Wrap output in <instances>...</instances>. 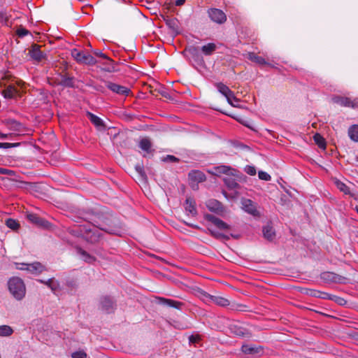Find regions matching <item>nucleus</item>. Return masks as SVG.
Segmentation results:
<instances>
[{
	"label": "nucleus",
	"instance_id": "1",
	"mask_svg": "<svg viewBox=\"0 0 358 358\" xmlns=\"http://www.w3.org/2000/svg\"><path fill=\"white\" fill-rule=\"evenodd\" d=\"M8 289L12 296L17 301H22L26 295V286L19 277H12L8 280Z\"/></svg>",
	"mask_w": 358,
	"mask_h": 358
},
{
	"label": "nucleus",
	"instance_id": "2",
	"mask_svg": "<svg viewBox=\"0 0 358 358\" xmlns=\"http://www.w3.org/2000/svg\"><path fill=\"white\" fill-rule=\"evenodd\" d=\"M15 268L21 271H27L31 274L38 275L45 270V266L40 262H36L32 264L15 263Z\"/></svg>",
	"mask_w": 358,
	"mask_h": 358
},
{
	"label": "nucleus",
	"instance_id": "3",
	"mask_svg": "<svg viewBox=\"0 0 358 358\" xmlns=\"http://www.w3.org/2000/svg\"><path fill=\"white\" fill-rule=\"evenodd\" d=\"M71 56L79 63L94 65L97 61L90 54L85 53L83 51H80L77 49H73L71 51Z\"/></svg>",
	"mask_w": 358,
	"mask_h": 358
},
{
	"label": "nucleus",
	"instance_id": "4",
	"mask_svg": "<svg viewBox=\"0 0 358 358\" xmlns=\"http://www.w3.org/2000/svg\"><path fill=\"white\" fill-rule=\"evenodd\" d=\"M216 87L218 92L226 97L227 102L231 106L239 107L238 105L232 102V99L237 101L238 98L235 96L234 92L229 88V87L222 83H217Z\"/></svg>",
	"mask_w": 358,
	"mask_h": 358
},
{
	"label": "nucleus",
	"instance_id": "5",
	"mask_svg": "<svg viewBox=\"0 0 358 358\" xmlns=\"http://www.w3.org/2000/svg\"><path fill=\"white\" fill-rule=\"evenodd\" d=\"M208 15L213 22L219 24H224L227 20L226 14L222 10L218 8H213L208 9Z\"/></svg>",
	"mask_w": 358,
	"mask_h": 358
},
{
	"label": "nucleus",
	"instance_id": "6",
	"mask_svg": "<svg viewBox=\"0 0 358 358\" xmlns=\"http://www.w3.org/2000/svg\"><path fill=\"white\" fill-rule=\"evenodd\" d=\"M333 101L341 106L355 108L358 107V98L353 100L348 97L336 96L332 99Z\"/></svg>",
	"mask_w": 358,
	"mask_h": 358
},
{
	"label": "nucleus",
	"instance_id": "7",
	"mask_svg": "<svg viewBox=\"0 0 358 358\" xmlns=\"http://www.w3.org/2000/svg\"><path fill=\"white\" fill-rule=\"evenodd\" d=\"M242 208L244 211L255 217L259 216L260 213L257 208V203L249 199L241 200Z\"/></svg>",
	"mask_w": 358,
	"mask_h": 358
},
{
	"label": "nucleus",
	"instance_id": "8",
	"mask_svg": "<svg viewBox=\"0 0 358 358\" xmlns=\"http://www.w3.org/2000/svg\"><path fill=\"white\" fill-rule=\"evenodd\" d=\"M29 55L31 58L36 62H41L45 58L46 54L40 50V46L37 44H33L29 50Z\"/></svg>",
	"mask_w": 358,
	"mask_h": 358
},
{
	"label": "nucleus",
	"instance_id": "9",
	"mask_svg": "<svg viewBox=\"0 0 358 358\" xmlns=\"http://www.w3.org/2000/svg\"><path fill=\"white\" fill-rule=\"evenodd\" d=\"M205 219L212 222L220 230H228L230 229V226L229 224L213 215L206 214L205 215Z\"/></svg>",
	"mask_w": 358,
	"mask_h": 358
},
{
	"label": "nucleus",
	"instance_id": "10",
	"mask_svg": "<svg viewBox=\"0 0 358 358\" xmlns=\"http://www.w3.org/2000/svg\"><path fill=\"white\" fill-rule=\"evenodd\" d=\"M106 87L113 92L120 95L127 96L130 92L128 87L111 82H106Z\"/></svg>",
	"mask_w": 358,
	"mask_h": 358
},
{
	"label": "nucleus",
	"instance_id": "11",
	"mask_svg": "<svg viewBox=\"0 0 358 358\" xmlns=\"http://www.w3.org/2000/svg\"><path fill=\"white\" fill-rule=\"evenodd\" d=\"M100 306L102 310L110 313L114 310L115 303L112 298L109 296H103L100 300Z\"/></svg>",
	"mask_w": 358,
	"mask_h": 358
},
{
	"label": "nucleus",
	"instance_id": "12",
	"mask_svg": "<svg viewBox=\"0 0 358 358\" xmlns=\"http://www.w3.org/2000/svg\"><path fill=\"white\" fill-rule=\"evenodd\" d=\"M229 329L232 334L241 337L250 338L251 336L250 333L245 328L238 324H230Z\"/></svg>",
	"mask_w": 358,
	"mask_h": 358
},
{
	"label": "nucleus",
	"instance_id": "13",
	"mask_svg": "<svg viewBox=\"0 0 358 358\" xmlns=\"http://www.w3.org/2000/svg\"><path fill=\"white\" fill-rule=\"evenodd\" d=\"M186 52L191 56V57L198 64H201L203 63V59L200 53L199 48L198 47L192 45L186 49Z\"/></svg>",
	"mask_w": 358,
	"mask_h": 358
},
{
	"label": "nucleus",
	"instance_id": "14",
	"mask_svg": "<svg viewBox=\"0 0 358 358\" xmlns=\"http://www.w3.org/2000/svg\"><path fill=\"white\" fill-rule=\"evenodd\" d=\"M157 299L159 304L172 307L178 310H181L182 306L184 305L182 302L175 301L171 299H166L164 297H157Z\"/></svg>",
	"mask_w": 358,
	"mask_h": 358
},
{
	"label": "nucleus",
	"instance_id": "15",
	"mask_svg": "<svg viewBox=\"0 0 358 358\" xmlns=\"http://www.w3.org/2000/svg\"><path fill=\"white\" fill-rule=\"evenodd\" d=\"M27 219L33 224H35L43 228H48L50 225L47 220L38 217L36 214L31 213L27 215Z\"/></svg>",
	"mask_w": 358,
	"mask_h": 358
},
{
	"label": "nucleus",
	"instance_id": "16",
	"mask_svg": "<svg viewBox=\"0 0 358 358\" xmlns=\"http://www.w3.org/2000/svg\"><path fill=\"white\" fill-rule=\"evenodd\" d=\"M262 234H263V237L266 240H267L270 242L274 241V239L275 238V236H276L275 231L273 229L271 224H270V223H268L265 226L263 227Z\"/></svg>",
	"mask_w": 358,
	"mask_h": 358
},
{
	"label": "nucleus",
	"instance_id": "17",
	"mask_svg": "<svg viewBox=\"0 0 358 358\" xmlns=\"http://www.w3.org/2000/svg\"><path fill=\"white\" fill-rule=\"evenodd\" d=\"M99 229L101 231H105L108 234L117 235V236H121V234L122 233V228L117 224H113V225L103 224V225L99 227Z\"/></svg>",
	"mask_w": 358,
	"mask_h": 358
},
{
	"label": "nucleus",
	"instance_id": "18",
	"mask_svg": "<svg viewBox=\"0 0 358 358\" xmlns=\"http://www.w3.org/2000/svg\"><path fill=\"white\" fill-rule=\"evenodd\" d=\"M184 207L185 209V211L188 215H191L192 216H196L197 214V210L196 208V204L194 200L191 198L188 197L186 199Z\"/></svg>",
	"mask_w": 358,
	"mask_h": 358
},
{
	"label": "nucleus",
	"instance_id": "19",
	"mask_svg": "<svg viewBox=\"0 0 358 358\" xmlns=\"http://www.w3.org/2000/svg\"><path fill=\"white\" fill-rule=\"evenodd\" d=\"M215 174L223 173L228 176H236L238 172L236 170L225 165L215 167Z\"/></svg>",
	"mask_w": 358,
	"mask_h": 358
},
{
	"label": "nucleus",
	"instance_id": "20",
	"mask_svg": "<svg viewBox=\"0 0 358 358\" xmlns=\"http://www.w3.org/2000/svg\"><path fill=\"white\" fill-rule=\"evenodd\" d=\"M206 205L209 210L212 212L219 213L223 210V206L222 203L215 199H210L208 201Z\"/></svg>",
	"mask_w": 358,
	"mask_h": 358
},
{
	"label": "nucleus",
	"instance_id": "21",
	"mask_svg": "<svg viewBox=\"0 0 358 358\" xmlns=\"http://www.w3.org/2000/svg\"><path fill=\"white\" fill-rule=\"evenodd\" d=\"M189 178L191 180L201 182L204 180H206V176L205 174L198 170H194L189 173Z\"/></svg>",
	"mask_w": 358,
	"mask_h": 358
},
{
	"label": "nucleus",
	"instance_id": "22",
	"mask_svg": "<svg viewBox=\"0 0 358 358\" xmlns=\"http://www.w3.org/2000/svg\"><path fill=\"white\" fill-rule=\"evenodd\" d=\"M241 351L246 355L258 354L262 351V348L252 345H243Z\"/></svg>",
	"mask_w": 358,
	"mask_h": 358
},
{
	"label": "nucleus",
	"instance_id": "23",
	"mask_svg": "<svg viewBox=\"0 0 358 358\" xmlns=\"http://www.w3.org/2000/svg\"><path fill=\"white\" fill-rule=\"evenodd\" d=\"M94 55L99 57H101L104 59H107L108 60V62L109 63V66H107V67H103V70L105 71H107V72H111L114 67H113V61L110 59L106 55H105L104 53H103L101 50H96L94 52Z\"/></svg>",
	"mask_w": 358,
	"mask_h": 358
},
{
	"label": "nucleus",
	"instance_id": "24",
	"mask_svg": "<svg viewBox=\"0 0 358 358\" xmlns=\"http://www.w3.org/2000/svg\"><path fill=\"white\" fill-rule=\"evenodd\" d=\"M17 89L13 85L8 86L2 92V94L5 99H13L17 94Z\"/></svg>",
	"mask_w": 358,
	"mask_h": 358
},
{
	"label": "nucleus",
	"instance_id": "25",
	"mask_svg": "<svg viewBox=\"0 0 358 358\" xmlns=\"http://www.w3.org/2000/svg\"><path fill=\"white\" fill-rule=\"evenodd\" d=\"M217 47L214 43H208L201 48V52L206 56H210L217 50Z\"/></svg>",
	"mask_w": 358,
	"mask_h": 358
},
{
	"label": "nucleus",
	"instance_id": "26",
	"mask_svg": "<svg viewBox=\"0 0 358 358\" xmlns=\"http://www.w3.org/2000/svg\"><path fill=\"white\" fill-rule=\"evenodd\" d=\"M59 84L64 87H74L75 79L73 77L62 76Z\"/></svg>",
	"mask_w": 358,
	"mask_h": 358
},
{
	"label": "nucleus",
	"instance_id": "27",
	"mask_svg": "<svg viewBox=\"0 0 358 358\" xmlns=\"http://www.w3.org/2000/svg\"><path fill=\"white\" fill-rule=\"evenodd\" d=\"M321 278L325 282H337L338 275L331 272H324L321 273Z\"/></svg>",
	"mask_w": 358,
	"mask_h": 358
},
{
	"label": "nucleus",
	"instance_id": "28",
	"mask_svg": "<svg viewBox=\"0 0 358 358\" xmlns=\"http://www.w3.org/2000/svg\"><path fill=\"white\" fill-rule=\"evenodd\" d=\"M212 303L222 307H226L229 305V301L227 299L220 296H214Z\"/></svg>",
	"mask_w": 358,
	"mask_h": 358
},
{
	"label": "nucleus",
	"instance_id": "29",
	"mask_svg": "<svg viewBox=\"0 0 358 358\" xmlns=\"http://www.w3.org/2000/svg\"><path fill=\"white\" fill-rule=\"evenodd\" d=\"M224 184L230 189H236L239 188V184L236 181L235 179L230 177H225L224 178Z\"/></svg>",
	"mask_w": 358,
	"mask_h": 358
},
{
	"label": "nucleus",
	"instance_id": "30",
	"mask_svg": "<svg viewBox=\"0 0 358 358\" xmlns=\"http://www.w3.org/2000/svg\"><path fill=\"white\" fill-rule=\"evenodd\" d=\"M6 126L10 129L15 131H20L22 127V124L13 120V119H9L6 122Z\"/></svg>",
	"mask_w": 358,
	"mask_h": 358
},
{
	"label": "nucleus",
	"instance_id": "31",
	"mask_svg": "<svg viewBox=\"0 0 358 358\" xmlns=\"http://www.w3.org/2000/svg\"><path fill=\"white\" fill-rule=\"evenodd\" d=\"M348 135L352 141L358 142V125L351 126L348 129Z\"/></svg>",
	"mask_w": 358,
	"mask_h": 358
},
{
	"label": "nucleus",
	"instance_id": "32",
	"mask_svg": "<svg viewBox=\"0 0 358 358\" xmlns=\"http://www.w3.org/2000/svg\"><path fill=\"white\" fill-rule=\"evenodd\" d=\"M87 116L90 120L91 122L94 124L96 127L103 126V122L99 117L90 112L87 113Z\"/></svg>",
	"mask_w": 358,
	"mask_h": 358
},
{
	"label": "nucleus",
	"instance_id": "33",
	"mask_svg": "<svg viewBox=\"0 0 358 358\" xmlns=\"http://www.w3.org/2000/svg\"><path fill=\"white\" fill-rule=\"evenodd\" d=\"M248 59L250 61L255 62L257 64H267L264 58L257 55L254 52L249 53Z\"/></svg>",
	"mask_w": 358,
	"mask_h": 358
},
{
	"label": "nucleus",
	"instance_id": "34",
	"mask_svg": "<svg viewBox=\"0 0 358 358\" xmlns=\"http://www.w3.org/2000/svg\"><path fill=\"white\" fill-rule=\"evenodd\" d=\"M81 258L87 263H92L95 261V257L88 254L87 252L82 249H79L78 251Z\"/></svg>",
	"mask_w": 358,
	"mask_h": 358
},
{
	"label": "nucleus",
	"instance_id": "35",
	"mask_svg": "<svg viewBox=\"0 0 358 358\" xmlns=\"http://www.w3.org/2000/svg\"><path fill=\"white\" fill-rule=\"evenodd\" d=\"M139 147L146 152H150L152 147L150 141L148 138H143L141 140Z\"/></svg>",
	"mask_w": 358,
	"mask_h": 358
},
{
	"label": "nucleus",
	"instance_id": "36",
	"mask_svg": "<svg viewBox=\"0 0 358 358\" xmlns=\"http://www.w3.org/2000/svg\"><path fill=\"white\" fill-rule=\"evenodd\" d=\"M85 231L89 234H92V236H90L92 241H96L101 237V234L97 231V229L94 226L93 228H90L88 229H86Z\"/></svg>",
	"mask_w": 358,
	"mask_h": 358
},
{
	"label": "nucleus",
	"instance_id": "37",
	"mask_svg": "<svg viewBox=\"0 0 358 358\" xmlns=\"http://www.w3.org/2000/svg\"><path fill=\"white\" fill-rule=\"evenodd\" d=\"M335 185L336 187L341 191L343 192L345 194H350V188L343 182L336 180L335 181Z\"/></svg>",
	"mask_w": 358,
	"mask_h": 358
},
{
	"label": "nucleus",
	"instance_id": "38",
	"mask_svg": "<svg viewBox=\"0 0 358 358\" xmlns=\"http://www.w3.org/2000/svg\"><path fill=\"white\" fill-rule=\"evenodd\" d=\"M13 329L8 325L0 326V336H9L13 334Z\"/></svg>",
	"mask_w": 358,
	"mask_h": 358
},
{
	"label": "nucleus",
	"instance_id": "39",
	"mask_svg": "<svg viewBox=\"0 0 358 358\" xmlns=\"http://www.w3.org/2000/svg\"><path fill=\"white\" fill-rule=\"evenodd\" d=\"M6 224L8 228L13 230H16L20 227L18 222L11 218H8L6 220Z\"/></svg>",
	"mask_w": 358,
	"mask_h": 358
},
{
	"label": "nucleus",
	"instance_id": "40",
	"mask_svg": "<svg viewBox=\"0 0 358 358\" xmlns=\"http://www.w3.org/2000/svg\"><path fill=\"white\" fill-rule=\"evenodd\" d=\"M314 141L320 148H325V141L324 138L319 134H315L313 136Z\"/></svg>",
	"mask_w": 358,
	"mask_h": 358
},
{
	"label": "nucleus",
	"instance_id": "41",
	"mask_svg": "<svg viewBox=\"0 0 358 358\" xmlns=\"http://www.w3.org/2000/svg\"><path fill=\"white\" fill-rule=\"evenodd\" d=\"M166 24L171 28V29L174 31H177L178 26V21L176 19H167L166 20Z\"/></svg>",
	"mask_w": 358,
	"mask_h": 358
},
{
	"label": "nucleus",
	"instance_id": "42",
	"mask_svg": "<svg viewBox=\"0 0 358 358\" xmlns=\"http://www.w3.org/2000/svg\"><path fill=\"white\" fill-rule=\"evenodd\" d=\"M214 296L211 295L204 291L201 292V299L205 302V303H212L213 299Z\"/></svg>",
	"mask_w": 358,
	"mask_h": 358
},
{
	"label": "nucleus",
	"instance_id": "43",
	"mask_svg": "<svg viewBox=\"0 0 358 358\" xmlns=\"http://www.w3.org/2000/svg\"><path fill=\"white\" fill-rule=\"evenodd\" d=\"M20 145L18 143H0V148L8 149L11 148L17 147Z\"/></svg>",
	"mask_w": 358,
	"mask_h": 358
},
{
	"label": "nucleus",
	"instance_id": "44",
	"mask_svg": "<svg viewBox=\"0 0 358 358\" xmlns=\"http://www.w3.org/2000/svg\"><path fill=\"white\" fill-rule=\"evenodd\" d=\"M331 300L335 301L336 303L341 306H343L346 303V301L343 298L337 296L336 295H333L331 298Z\"/></svg>",
	"mask_w": 358,
	"mask_h": 358
},
{
	"label": "nucleus",
	"instance_id": "45",
	"mask_svg": "<svg viewBox=\"0 0 358 358\" xmlns=\"http://www.w3.org/2000/svg\"><path fill=\"white\" fill-rule=\"evenodd\" d=\"M258 176L259 179L265 181H268L271 180V176L266 172L262 171H259Z\"/></svg>",
	"mask_w": 358,
	"mask_h": 358
},
{
	"label": "nucleus",
	"instance_id": "46",
	"mask_svg": "<svg viewBox=\"0 0 358 358\" xmlns=\"http://www.w3.org/2000/svg\"><path fill=\"white\" fill-rule=\"evenodd\" d=\"M162 160L165 162L173 163V162H178L179 161V159H178L177 157H176L173 155H168L166 157H164Z\"/></svg>",
	"mask_w": 358,
	"mask_h": 358
},
{
	"label": "nucleus",
	"instance_id": "47",
	"mask_svg": "<svg viewBox=\"0 0 358 358\" xmlns=\"http://www.w3.org/2000/svg\"><path fill=\"white\" fill-rule=\"evenodd\" d=\"M49 282L50 283V288L52 291L55 292L59 288V284L58 281L54 280L53 278H50Z\"/></svg>",
	"mask_w": 358,
	"mask_h": 358
},
{
	"label": "nucleus",
	"instance_id": "48",
	"mask_svg": "<svg viewBox=\"0 0 358 358\" xmlns=\"http://www.w3.org/2000/svg\"><path fill=\"white\" fill-rule=\"evenodd\" d=\"M72 358H87V354L83 351H77L72 354Z\"/></svg>",
	"mask_w": 358,
	"mask_h": 358
},
{
	"label": "nucleus",
	"instance_id": "49",
	"mask_svg": "<svg viewBox=\"0 0 358 358\" xmlns=\"http://www.w3.org/2000/svg\"><path fill=\"white\" fill-rule=\"evenodd\" d=\"M135 169L136 171V172L142 177V178H144L145 176V172H144V170H143V165L140 164H138L135 166Z\"/></svg>",
	"mask_w": 358,
	"mask_h": 358
},
{
	"label": "nucleus",
	"instance_id": "50",
	"mask_svg": "<svg viewBox=\"0 0 358 358\" xmlns=\"http://www.w3.org/2000/svg\"><path fill=\"white\" fill-rule=\"evenodd\" d=\"M212 234V235L213 236H215V238H225V239H229V236H227V235H224L222 233H220V232H216V231H212L210 229H209Z\"/></svg>",
	"mask_w": 358,
	"mask_h": 358
},
{
	"label": "nucleus",
	"instance_id": "51",
	"mask_svg": "<svg viewBox=\"0 0 358 358\" xmlns=\"http://www.w3.org/2000/svg\"><path fill=\"white\" fill-rule=\"evenodd\" d=\"M245 171L250 176H255L256 174V169L252 166H247Z\"/></svg>",
	"mask_w": 358,
	"mask_h": 358
},
{
	"label": "nucleus",
	"instance_id": "52",
	"mask_svg": "<svg viewBox=\"0 0 358 358\" xmlns=\"http://www.w3.org/2000/svg\"><path fill=\"white\" fill-rule=\"evenodd\" d=\"M13 171L0 167V174L13 176Z\"/></svg>",
	"mask_w": 358,
	"mask_h": 358
},
{
	"label": "nucleus",
	"instance_id": "53",
	"mask_svg": "<svg viewBox=\"0 0 358 358\" xmlns=\"http://www.w3.org/2000/svg\"><path fill=\"white\" fill-rule=\"evenodd\" d=\"M200 340V337L198 335H192L189 337V343L194 344L197 343Z\"/></svg>",
	"mask_w": 358,
	"mask_h": 358
},
{
	"label": "nucleus",
	"instance_id": "54",
	"mask_svg": "<svg viewBox=\"0 0 358 358\" xmlns=\"http://www.w3.org/2000/svg\"><path fill=\"white\" fill-rule=\"evenodd\" d=\"M29 34V31L26 29L22 28L17 30V35L20 37H23L27 36Z\"/></svg>",
	"mask_w": 358,
	"mask_h": 358
},
{
	"label": "nucleus",
	"instance_id": "55",
	"mask_svg": "<svg viewBox=\"0 0 358 358\" xmlns=\"http://www.w3.org/2000/svg\"><path fill=\"white\" fill-rule=\"evenodd\" d=\"M333 295L329 294L327 292H320V298L324 299H330L332 297Z\"/></svg>",
	"mask_w": 358,
	"mask_h": 358
},
{
	"label": "nucleus",
	"instance_id": "56",
	"mask_svg": "<svg viewBox=\"0 0 358 358\" xmlns=\"http://www.w3.org/2000/svg\"><path fill=\"white\" fill-rule=\"evenodd\" d=\"M90 86L92 87L95 90L103 92H104V87L102 85H90Z\"/></svg>",
	"mask_w": 358,
	"mask_h": 358
},
{
	"label": "nucleus",
	"instance_id": "57",
	"mask_svg": "<svg viewBox=\"0 0 358 358\" xmlns=\"http://www.w3.org/2000/svg\"><path fill=\"white\" fill-rule=\"evenodd\" d=\"M320 291L311 289L308 294L313 296L320 298Z\"/></svg>",
	"mask_w": 358,
	"mask_h": 358
},
{
	"label": "nucleus",
	"instance_id": "58",
	"mask_svg": "<svg viewBox=\"0 0 358 358\" xmlns=\"http://www.w3.org/2000/svg\"><path fill=\"white\" fill-rule=\"evenodd\" d=\"M185 2V0H176L175 2L176 6H182Z\"/></svg>",
	"mask_w": 358,
	"mask_h": 358
},
{
	"label": "nucleus",
	"instance_id": "59",
	"mask_svg": "<svg viewBox=\"0 0 358 358\" xmlns=\"http://www.w3.org/2000/svg\"><path fill=\"white\" fill-rule=\"evenodd\" d=\"M10 136V134H3L1 131L0 139H6Z\"/></svg>",
	"mask_w": 358,
	"mask_h": 358
},
{
	"label": "nucleus",
	"instance_id": "60",
	"mask_svg": "<svg viewBox=\"0 0 358 358\" xmlns=\"http://www.w3.org/2000/svg\"><path fill=\"white\" fill-rule=\"evenodd\" d=\"M185 224L187 225V226H189L192 228H194V229H199V227L196 225V224H191V223H188L187 222H184Z\"/></svg>",
	"mask_w": 358,
	"mask_h": 358
},
{
	"label": "nucleus",
	"instance_id": "61",
	"mask_svg": "<svg viewBox=\"0 0 358 358\" xmlns=\"http://www.w3.org/2000/svg\"><path fill=\"white\" fill-rule=\"evenodd\" d=\"M40 282H42V283H44L46 285H48L49 287L50 286V283L49 282V279L47 280H40Z\"/></svg>",
	"mask_w": 358,
	"mask_h": 358
},
{
	"label": "nucleus",
	"instance_id": "62",
	"mask_svg": "<svg viewBox=\"0 0 358 358\" xmlns=\"http://www.w3.org/2000/svg\"><path fill=\"white\" fill-rule=\"evenodd\" d=\"M232 102H233L234 103H235V104L238 105V106H239L238 108H241V106H239V104H238V103L240 102V99H238V100H237V101H236V100H233V99H232Z\"/></svg>",
	"mask_w": 358,
	"mask_h": 358
},
{
	"label": "nucleus",
	"instance_id": "63",
	"mask_svg": "<svg viewBox=\"0 0 358 358\" xmlns=\"http://www.w3.org/2000/svg\"><path fill=\"white\" fill-rule=\"evenodd\" d=\"M103 65L105 66L104 67H107L109 66V63L108 62L107 59H106V62L103 64Z\"/></svg>",
	"mask_w": 358,
	"mask_h": 358
},
{
	"label": "nucleus",
	"instance_id": "64",
	"mask_svg": "<svg viewBox=\"0 0 358 358\" xmlns=\"http://www.w3.org/2000/svg\"><path fill=\"white\" fill-rule=\"evenodd\" d=\"M355 210H356V212L358 213V206H357L355 208Z\"/></svg>",
	"mask_w": 358,
	"mask_h": 358
}]
</instances>
